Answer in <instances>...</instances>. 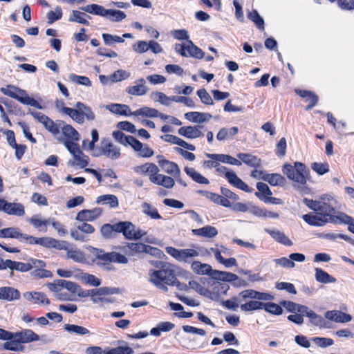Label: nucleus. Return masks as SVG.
Masks as SVG:
<instances>
[{
  "mask_svg": "<svg viewBox=\"0 0 354 354\" xmlns=\"http://www.w3.org/2000/svg\"><path fill=\"white\" fill-rule=\"evenodd\" d=\"M251 298L258 300H270L273 297L268 293H263L255 291L254 290H245L242 291L238 297H234L232 299L224 301L223 306L227 308H236L241 305V310H307V308L299 306L292 301H283L280 302V305L274 303H264L260 301L252 300L241 304V299Z\"/></svg>",
  "mask_w": 354,
  "mask_h": 354,
  "instance_id": "nucleus-1",
  "label": "nucleus"
},
{
  "mask_svg": "<svg viewBox=\"0 0 354 354\" xmlns=\"http://www.w3.org/2000/svg\"><path fill=\"white\" fill-rule=\"evenodd\" d=\"M50 291L59 292V288L65 289L72 295L73 299L74 295L77 293L80 297H87L91 295V300L94 303L101 304L104 306L106 304L114 301L112 295L118 292V289L115 288L103 287L97 290H87L86 292H80V286L76 283L65 279H56L51 283L46 284Z\"/></svg>",
  "mask_w": 354,
  "mask_h": 354,
  "instance_id": "nucleus-2",
  "label": "nucleus"
},
{
  "mask_svg": "<svg viewBox=\"0 0 354 354\" xmlns=\"http://www.w3.org/2000/svg\"><path fill=\"white\" fill-rule=\"evenodd\" d=\"M159 270H151L149 280L158 288L167 290V286H176L180 290H185L187 286L180 283L175 275L174 266L168 263H160Z\"/></svg>",
  "mask_w": 354,
  "mask_h": 354,
  "instance_id": "nucleus-3",
  "label": "nucleus"
},
{
  "mask_svg": "<svg viewBox=\"0 0 354 354\" xmlns=\"http://www.w3.org/2000/svg\"><path fill=\"white\" fill-rule=\"evenodd\" d=\"M191 268L196 274H209L212 278L217 280L232 281L237 279V275L234 273L212 270L210 265L198 261L192 262Z\"/></svg>",
  "mask_w": 354,
  "mask_h": 354,
  "instance_id": "nucleus-4",
  "label": "nucleus"
},
{
  "mask_svg": "<svg viewBox=\"0 0 354 354\" xmlns=\"http://www.w3.org/2000/svg\"><path fill=\"white\" fill-rule=\"evenodd\" d=\"M166 252L180 262H190L194 258L199 256H205L209 254V252L206 250H202L199 248L194 247L186 249H176L173 247H167Z\"/></svg>",
  "mask_w": 354,
  "mask_h": 354,
  "instance_id": "nucleus-5",
  "label": "nucleus"
},
{
  "mask_svg": "<svg viewBox=\"0 0 354 354\" xmlns=\"http://www.w3.org/2000/svg\"><path fill=\"white\" fill-rule=\"evenodd\" d=\"M91 154L94 157L104 156L109 160H115L120 157L121 150L109 139L102 138L100 146L96 147Z\"/></svg>",
  "mask_w": 354,
  "mask_h": 354,
  "instance_id": "nucleus-6",
  "label": "nucleus"
},
{
  "mask_svg": "<svg viewBox=\"0 0 354 354\" xmlns=\"http://www.w3.org/2000/svg\"><path fill=\"white\" fill-rule=\"evenodd\" d=\"M283 172L287 177L300 185L306 183L307 170L305 165L301 162H295L294 166L285 164L283 167Z\"/></svg>",
  "mask_w": 354,
  "mask_h": 354,
  "instance_id": "nucleus-7",
  "label": "nucleus"
},
{
  "mask_svg": "<svg viewBox=\"0 0 354 354\" xmlns=\"http://www.w3.org/2000/svg\"><path fill=\"white\" fill-rule=\"evenodd\" d=\"M64 145L73 156V160L69 162L71 166H79L80 168H84L88 165L89 158L83 153L77 143L71 141H64Z\"/></svg>",
  "mask_w": 354,
  "mask_h": 354,
  "instance_id": "nucleus-8",
  "label": "nucleus"
},
{
  "mask_svg": "<svg viewBox=\"0 0 354 354\" xmlns=\"http://www.w3.org/2000/svg\"><path fill=\"white\" fill-rule=\"evenodd\" d=\"M223 281L213 278L208 281V286L205 288V297L212 300H217L223 295H225L229 289V286Z\"/></svg>",
  "mask_w": 354,
  "mask_h": 354,
  "instance_id": "nucleus-9",
  "label": "nucleus"
},
{
  "mask_svg": "<svg viewBox=\"0 0 354 354\" xmlns=\"http://www.w3.org/2000/svg\"><path fill=\"white\" fill-rule=\"evenodd\" d=\"M30 114L38 122L41 123L45 129L54 136L59 134L60 127H62V121L57 120L54 122L47 115L41 112L35 111H29Z\"/></svg>",
  "mask_w": 354,
  "mask_h": 354,
  "instance_id": "nucleus-10",
  "label": "nucleus"
},
{
  "mask_svg": "<svg viewBox=\"0 0 354 354\" xmlns=\"http://www.w3.org/2000/svg\"><path fill=\"white\" fill-rule=\"evenodd\" d=\"M95 255L97 259L104 262H115L119 263H127L128 262V259L124 255L115 252H105L102 250L96 249Z\"/></svg>",
  "mask_w": 354,
  "mask_h": 354,
  "instance_id": "nucleus-11",
  "label": "nucleus"
},
{
  "mask_svg": "<svg viewBox=\"0 0 354 354\" xmlns=\"http://www.w3.org/2000/svg\"><path fill=\"white\" fill-rule=\"evenodd\" d=\"M45 266V262L41 260L31 259L27 263L14 261L11 260L10 270L27 272L33 268H44Z\"/></svg>",
  "mask_w": 354,
  "mask_h": 354,
  "instance_id": "nucleus-12",
  "label": "nucleus"
},
{
  "mask_svg": "<svg viewBox=\"0 0 354 354\" xmlns=\"http://www.w3.org/2000/svg\"><path fill=\"white\" fill-rule=\"evenodd\" d=\"M332 199L330 195L326 194L322 196L319 200V205H317L316 212L325 217L330 218L332 213L335 212V208L330 203Z\"/></svg>",
  "mask_w": 354,
  "mask_h": 354,
  "instance_id": "nucleus-13",
  "label": "nucleus"
},
{
  "mask_svg": "<svg viewBox=\"0 0 354 354\" xmlns=\"http://www.w3.org/2000/svg\"><path fill=\"white\" fill-rule=\"evenodd\" d=\"M148 88L146 85V80L144 78H139L133 82V85L126 88L125 92L134 96H143L148 93Z\"/></svg>",
  "mask_w": 354,
  "mask_h": 354,
  "instance_id": "nucleus-14",
  "label": "nucleus"
},
{
  "mask_svg": "<svg viewBox=\"0 0 354 354\" xmlns=\"http://www.w3.org/2000/svg\"><path fill=\"white\" fill-rule=\"evenodd\" d=\"M25 299L34 304L46 306L50 304V300L46 295L41 292H26L23 294Z\"/></svg>",
  "mask_w": 354,
  "mask_h": 354,
  "instance_id": "nucleus-15",
  "label": "nucleus"
},
{
  "mask_svg": "<svg viewBox=\"0 0 354 354\" xmlns=\"http://www.w3.org/2000/svg\"><path fill=\"white\" fill-rule=\"evenodd\" d=\"M10 339H15L19 344L38 340L39 337L32 330L26 329L17 333H11Z\"/></svg>",
  "mask_w": 354,
  "mask_h": 354,
  "instance_id": "nucleus-16",
  "label": "nucleus"
},
{
  "mask_svg": "<svg viewBox=\"0 0 354 354\" xmlns=\"http://www.w3.org/2000/svg\"><path fill=\"white\" fill-rule=\"evenodd\" d=\"M102 210L100 207H95L92 209H83L79 212L75 219L79 221H94L97 220L102 214Z\"/></svg>",
  "mask_w": 354,
  "mask_h": 354,
  "instance_id": "nucleus-17",
  "label": "nucleus"
},
{
  "mask_svg": "<svg viewBox=\"0 0 354 354\" xmlns=\"http://www.w3.org/2000/svg\"><path fill=\"white\" fill-rule=\"evenodd\" d=\"M302 218L308 225L315 227H322L328 223V217L317 212L304 214L302 216Z\"/></svg>",
  "mask_w": 354,
  "mask_h": 354,
  "instance_id": "nucleus-18",
  "label": "nucleus"
},
{
  "mask_svg": "<svg viewBox=\"0 0 354 354\" xmlns=\"http://www.w3.org/2000/svg\"><path fill=\"white\" fill-rule=\"evenodd\" d=\"M201 126H185L178 130V133L189 139H196L203 137L204 134L201 130Z\"/></svg>",
  "mask_w": 354,
  "mask_h": 354,
  "instance_id": "nucleus-19",
  "label": "nucleus"
},
{
  "mask_svg": "<svg viewBox=\"0 0 354 354\" xmlns=\"http://www.w3.org/2000/svg\"><path fill=\"white\" fill-rule=\"evenodd\" d=\"M0 91L10 97L15 99L21 102L26 93L25 90L21 89L13 85H8L6 87H1Z\"/></svg>",
  "mask_w": 354,
  "mask_h": 354,
  "instance_id": "nucleus-20",
  "label": "nucleus"
},
{
  "mask_svg": "<svg viewBox=\"0 0 354 354\" xmlns=\"http://www.w3.org/2000/svg\"><path fill=\"white\" fill-rule=\"evenodd\" d=\"M20 292L11 286H3L0 288V300L13 301L20 298Z\"/></svg>",
  "mask_w": 354,
  "mask_h": 354,
  "instance_id": "nucleus-21",
  "label": "nucleus"
},
{
  "mask_svg": "<svg viewBox=\"0 0 354 354\" xmlns=\"http://www.w3.org/2000/svg\"><path fill=\"white\" fill-rule=\"evenodd\" d=\"M156 171V174H154L150 178V181L153 184L162 186L167 189L172 188L175 185V180L172 177L165 176Z\"/></svg>",
  "mask_w": 354,
  "mask_h": 354,
  "instance_id": "nucleus-22",
  "label": "nucleus"
},
{
  "mask_svg": "<svg viewBox=\"0 0 354 354\" xmlns=\"http://www.w3.org/2000/svg\"><path fill=\"white\" fill-rule=\"evenodd\" d=\"M3 212L8 215L22 216L25 214V208L21 203H9L6 201Z\"/></svg>",
  "mask_w": 354,
  "mask_h": 354,
  "instance_id": "nucleus-23",
  "label": "nucleus"
},
{
  "mask_svg": "<svg viewBox=\"0 0 354 354\" xmlns=\"http://www.w3.org/2000/svg\"><path fill=\"white\" fill-rule=\"evenodd\" d=\"M205 156L214 160H218L223 163L230 164L232 165H241V162L239 160L227 154H218V153H206Z\"/></svg>",
  "mask_w": 354,
  "mask_h": 354,
  "instance_id": "nucleus-24",
  "label": "nucleus"
},
{
  "mask_svg": "<svg viewBox=\"0 0 354 354\" xmlns=\"http://www.w3.org/2000/svg\"><path fill=\"white\" fill-rule=\"evenodd\" d=\"M324 317L325 319L338 323H345L351 320V316L343 311H326Z\"/></svg>",
  "mask_w": 354,
  "mask_h": 354,
  "instance_id": "nucleus-25",
  "label": "nucleus"
},
{
  "mask_svg": "<svg viewBox=\"0 0 354 354\" xmlns=\"http://www.w3.org/2000/svg\"><path fill=\"white\" fill-rule=\"evenodd\" d=\"M26 234L21 233L16 227H8L0 230V237L2 238H15L21 242L25 241Z\"/></svg>",
  "mask_w": 354,
  "mask_h": 354,
  "instance_id": "nucleus-26",
  "label": "nucleus"
},
{
  "mask_svg": "<svg viewBox=\"0 0 354 354\" xmlns=\"http://www.w3.org/2000/svg\"><path fill=\"white\" fill-rule=\"evenodd\" d=\"M118 233H122L124 237L133 240L135 225L129 221H121L118 223L116 227Z\"/></svg>",
  "mask_w": 354,
  "mask_h": 354,
  "instance_id": "nucleus-27",
  "label": "nucleus"
},
{
  "mask_svg": "<svg viewBox=\"0 0 354 354\" xmlns=\"http://www.w3.org/2000/svg\"><path fill=\"white\" fill-rule=\"evenodd\" d=\"M133 170L136 174L140 175H149V178L154 174H156V171H159V169L157 165L149 162L136 166L133 168Z\"/></svg>",
  "mask_w": 354,
  "mask_h": 354,
  "instance_id": "nucleus-28",
  "label": "nucleus"
},
{
  "mask_svg": "<svg viewBox=\"0 0 354 354\" xmlns=\"http://www.w3.org/2000/svg\"><path fill=\"white\" fill-rule=\"evenodd\" d=\"M30 223L35 229L39 231L46 232L47 226L50 223V219H42L40 215H34L26 220Z\"/></svg>",
  "mask_w": 354,
  "mask_h": 354,
  "instance_id": "nucleus-29",
  "label": "nucleus"
},
{
  "mask_svg": "<svg viewBox=\"0 0 354 354\" xmlns=\"http://www.w3.org/2000/svg\"><path fill=\"white\" fill-rule=\"evenodd\" d=\"M185 118L192 122L201 124L209 121L212 118V115L208 113L188 112L185 114Z\"/></svg>",
  "mask_w": 354,
  "mask_h": 354,
  "instance_id": "nucleus-30",
  "label": "nucleus"
},
{
  "mask_svg": "<svg viewBox=\"0 0 354 354\" xmlns=\"http://www.w3.org/2000/svg\"><path fill=\"white\" fill-rule=\"evenodd\" d=\"M265 232L281 244L286 246H291L293 244L292 241L283 232L278 230L265 229Z\"/></svg>",
  "mask_w": 354,
  "mask_h": 354,
  "instance_id": "nucleus-31",
  "label": "nucleus"
},
{
  "mask_svg": "<svg viewBox=\"0 0 354 354\" xmlns=\"http://www.w3.org/2000/svg\"><path fill=\"white\" fill-rule=\"evenodd\" d=\"M106 109L114 114L120 115H132V112L128 105L122 104H111L106 106Z\"/></svg>",
  "mask_w": 354,
  "mask_h": 354,
  "instance_id": "nucleus-32",
  "label": "nucleus"
},
{
  "mask_svg": "<svg viewBox=\"0 0 354 354\" xmlns=\"http://www.w3.org/2000/svg\"><path fill=\"white\" fill-rule=\"evenodd\" d=\"M192 233L195 236L213 238L218 234V230L215 227L211 225H206L203 227L192 230Z\"/></svg>",
  "mask_w": 354,
  "mask_h": 354,
  "instance_id": "nucleus-33",
  "label": "nucleus"
},
{
  "mask_svg": "<svg viewBox=\"0 0 354 354\" xmlns=\"http://www.w3.org/2000/svg\"><path fill=\"white\" fill-rule=\"evenodd\" d=\"M66 249H64L66 251V257L68 259H71L75 262H82L84 261V253L80 250L70 247V245L68 242L66 241L65 245Z\"/></svg>",
  "mask_w": 354,
  "mask_h": 354,
  "instance_id": "nucleus-34",
  "label": "nucleus"
},
{
  "mask_svg": "<svg viewBox=\"0 0 354 354\" xmlns=\"http://www.w3.org/2000/svg\"><path fill=\"white\" fill-rule=\"evenodd\" d=\"M184 171L192 180L197 183L203 185H208L209 183V180L197 171L194 168L185 167L184 168Z\"/></svg>",
  "mask_w": 354,
  "mask_h": 354,
  "instance_id": "nucleus-35",
  "label": "nucleus"
},
{
  "mask_svg": "<svg viewBox=\"0 0 354 354\" xmlns=\"http://www.w3.org/2000/svg\"><path fill=\"white\" fill-rule=\"evenodd\" d=\"M159 163L166 173L171 176L181 175L180 169L176 163L167 160L159 161Z\"/></svg>",
  "mask_w": 354,
  "mask_h": 354,
  "instance_id": "nucleus-36",
  "label": "nucleus"
},
{
  "mask_svg": "<svg viewBox=\"0 0 354 354\" xmlns=\"http://www.w3.org/2000/svg\"><path fill=\"white\" fill-rule=\"evenodd\" d=\"M61 126L60 130L63 135L67 138L66 141L73 142L79 140V133L72 126L66 124L63 121Z\"/></svg>",
  "mask_w": 354,
  "mask_h": 354,
  "instance_id": "nucleus-37",
  "label": "nucleus"
},
{
  "mask_svg": "<svg viewBox=\"0 0 354 354\" xmlns=\"http://www.w3.org/2000/svg\"><path fill=\"white\" fill-rule=\"evenodd\" d=\"M175 327V324L169 322H160L156 327L150 330V334L155 337H160L161 332H169L172 330Z\"/></svg>",
  "mask_w": 354,
  "mask_h": 354,
  "instance_id": "nucleus-38",
  "label": "nucleus"
},
{
  "mask_svg": "<svg viewBox=\"0 0 354 354\" xmlns=\"http://www.w3.org/2000/svg\"><path fill=\"white\" fill-rule=\"evenodd\" d=\"M237 157L240 159L241 162L242 161L251 167L257 168L261 165L260 159L252 154L239 153L237 154Z\"/></svg>",
  "mask_w": 354,
  "mask_h": 354,
  "instance_id": "nucleus-39",
  "label": "nucleus"
},
{
  "mask_svg": "<svg viewBox=\"0 0 354 354\" xmlns=\"http://www.w3.org/2000/svg\"><path fill=\"white\" fill-rule=\"evenodd\" d=\"M96 203L108 205L111 208H115L119 205L118 197L113 194L101 195L97 198Z\"/></svg>",
  "mask_w": 354,
  "mask_h": 354,
  "instance_id": "nucleus-40",
  "label": "nucleus"
},
{
  "mask_svg": "<svg viewBox=\"0 0 354 354\" xmlns=\"http://www.w3.org/2000/svg\"><path fill=\"white\" fill-rule=\"evenodd\" d=\"M227 180L231 185L245 192H252V189H250L246 183L237 176L235 172L228 175Z\"/></svg>",
  "mask_w": 354,
  "mask_h": 354,
  "instance_id": "nucleus-41",
  "label": "nucleus"
},
{
  "mask_svg": "<svg viewBox=\"0 0 354 354\" xmlns=\"http://www.w3.org/2000/svg\"><path fill=\"white\" fill-rule=\"evenodd\" d=\"M262 180L268 182L272 186H282L285 183V178L279 174H265Z\"/></svg>",
  "mask_w": 354,
  "mask_h": 354,
  "instance_id": "nucleus-42",
  "label": "nucleus"
},
{
  "mask_svg": "<svg viewBox=\"0 0 354 354\" xmlns=\"http://www.w3.org/2000/svg\"><path fill=\"white\" fill-rule=\"evenodd\" d=\"M296 93L301 97L306 98V101L309 102V104L306 107V110H310L313 107H314L317 101V96L312 93L311 91H303V90H296Z\"/></svg>",
  "mask_w": 354,
  "mask_h": 354,
  "instance_id": "nucleus-43",
  "label": "nucleus"
},
{
  "mask_svg": "<svg viewBox=\"0 0 354 354\" xmlns=\"http://www.w3.org/2000/svg\"><path fill=\"white\" fill-rule=\"evenodd\" d=\"M315 277L317 281L322 283H335L336 279L321 268H316L315 269Z\"/></svg>",
  "mask_w": 354,
  "mask_h": 354,
  "instance_id": "nucleus-44",
  "label": "nucleus"
},
{
  "mask_svg": "<svg viewBox=\"0 0 354 354\" xmlns=\"http://www.w3.org/2000/svg\"><path fill=\"white\" fill-rule=\"evenodd\" d=\"M328 223L335 224H348L352 221V217L347 215L344 212H338L337 214L334 215L333 213L328 218Z\"/></svg>",
  "mask_w": 354,
  "mask_h": 354,
  "instance_id": "nucleus-45",
  "label": "nucleus"
},
{
  "mask_svg": "<svg viewBox=\"0 0 354 354\" xmlns=\"http://www.w3.org/2000/svg\"><path fill=\"white\" fill-rule=\"evenodd\" d=\"M187 54L196 59H203L205 55L203 50L194 45L191 40L187 41Z\"/></svg>",
  "mask_w": 354,
  "mask_h": 354,
  "instance_id": "nucleus-46",
  "label": "nucleus"
},
{
  "mask_svg": "<svg viewBox=\"0 0 354 354\" xmlns=\"http://www.w3.org/2000/svg\"><path fill=\"white\" fill-rule=\"evenodd\" d=\"M132 115L138 116L142 115L145 117L149 118H158L159 115V111L153 108H150L148 106H143L133 112H132Z\"/></svg>",
  "mask_w": 354,
  "mask_h": 354,
  "instance_id": "nucleus-47",
  "label": "nucleus"
},
{
  "mask_svg": "<svg viewBox=\"0 0 354 354\" xmlns=\"http://www.w3.org/2000/svg\"><path fill=\"white\" fill-rule=\"evenodd\" d=\"M118 223L115 224H104L100 228L101 235L106 239H111L114 236L115 233H118L116 229Z\"/></svg>",
  "mask_w": 354,
  "mask_h": 354,
  "instance_id": "nucleus-48",
  "label": "nucleus"
},
{
  "mask_svg": "<svg viewBox=\"0 0 354 354\" xmlns=\"http://www.w3.org/2000/svg\"><path fill=\"white\" fill-rule=\"evenodd\" d=\"M247 15L248 18L254 23L259 30H264V19L260 16L257 10H248Z\"/></svg>",
  "mask_w": 354,
  "mask_h": 354,
  "instance_id": "nucleus-49",
  "label": "nucleus"
},
{
  "mask_svg": "<svg viewBox=\"0 0 354 354\" xmlns=\"http://www.w3.org/2000/svg\"><path fill=\"white\" fill-rule=\"evenodd\" d=\"M141 210L143 214L147 215L151 219L158 220L162 218L157 209L148 203L142 204Z\"/></svg>",
  "mask_w": 354,
  "mask_h": 354,
  "instance_id": "nucleus-50",
  "label": "nucleus"
},
{
  "mask_svg": "<svg viewBox=\"0 0 354 354\" xmlns=\"http://www.w3.org/2000/svg\"><path fill=\"white\" fill-rule=\"evenodd\" d=\"M80 9L90 14H93L101 17L105 16L106 13V8L104 7L95 3L89 4L84 7H81Z\"/></svg>",
  "mask_w": 354,
  "mask_h": 354,
  "instance_id": "nucleus-51",
  "label": "nucleus"
},
{
  "mask_svg": "<svg viewBox=\"0 0 354 354\" xmlns=\"http://www.w3.org/2000/svg\"><path fill=\"white\" fill-rule=\"evenodd\" d=\"M205 196L208 199L211 200L212 201H213L214 203H215L216 204L221 205L225 207H231V203L229 201V200L225 198L223 194H222V196H221L219 194L210 192V193H205Z\"/></svg>",
  "mask_w": 354,
  "mask_h": 354,
  "instance_id": "nucleus-52",
  "label": "nucleus"
},
{
  "mask_svg": "<svg viewBox=\"0 0 354 354\" xmlns=\"http://www.w3.org/2000/svg\"><path fill=\"white\" fill-rule=\"evenodd\" d=\"M105 16L112 21H120L126 17V14L120 10L113 9H106Z\"/></svg>",
  "mask_w": 354,
  "mask_h": 354,
  "instance_id": "nucleus-53",
  "label": "nucleus"
},
{
  "mask_svg": "<svg viewBox=\"0 0 354 354\" xmlns=\"http://www.w3.org/2000/svg\"><path fill=\"white\" fill-rule=\"evenodd\" d=\"M68 80L75 84L85 86H91L92 83L90 79L86 76L77 75L74 73H70L68 76Z\"/></svg>",
  "mask_w": 354,
  "mask_h": 354,
  "instance_id": "nucleus-54",
  "label": "nucleus"
},
{
  "mask_svg": "<svg viewBox=\"0 0 354 354\" xmlns=\"http://www.w3.org/2000/svg\"><path fill=\"white\" fill-rule=\"evenodd\" d=\"M65 245V241H59L52 237H45L44 247L47 248L62 250L66 249Z\"/></svg>",
  "mask_w": 354,
  "mask_h": 354,
  "instance_id": "nucleus-55",
  "label": "nucleus"
},
{
  "mask_svg": "<svg viewBox=\"0 0 354 354\" xmlns=\"http://www.w3.org/2000/svg\"><path fill=\"white\" fill-rule=\"evenodd\" d=\"M63 113L69 115L73 120L78 123H82L84 122L83 113L77 109L63 107Z\"/></svg>",
  "mask_w": 354,
  "mask_h": 354,
  "instance_id": "nucleus-56",
  "label": "nucleus"
},
{
  "mask_svg": "<svg viewBox=\"0 0 354 354\" xmlns=\"http://www.w3.org/2000/svg\"><path fill=\"white\" fill-rule=\"evenodd\" d=\"M306 315L310 318V322L315 326L324 327L326 325V320L321 315H317L315 311H306Z\"/></svg>",
  "mask_w": 354,
  "mask_h": 354,
  "instance_id": "nucleus-57",
  "label": "nucleus"
},
{
  "mask_svg": "<svg viewBox=\"0 0 354 354\" xmlns=\"http://www.w3.org/2000/svg\"><path fill=\"white\" fill-rule=\"evenodd\" d=\"M151 99L155 102H158L163 105H169L171 101L170 97H167L165 93L162 92L155 91L151 93Z\"/></svg>",
  "mask_w": 354,
  "mask_h": 354,
  "instance_id": "nucleus-58",
  "label": "nucleus"
},
{
  "mask_svg": "<svg viewBox=\"0 0 354 354\" xmlns=\"http://www.w3.org/2000/svg\"><path fill=\"white\" fill-rule=\"evenodd\" d=\"M130 77V73L124 70H118L110 75V81L112 82H118L127 80Z\"/></svg>",
  "mask_w": 354,
  "mask_h": 354,
  "instance_id": "nucleus-59",
  "label": "nucleus"
},
{
  "mask_svg": "<svg viewBox=\"0 0 354 354\" xmlns=\"http://www.w3.org/2000/svg\"><path fill=\"white\" fill-rule=\"evenodd\" d=\"M85 15L84 13L80 11L73 10L68 20L84 25H88L89 22L84 18Z\"/></svg>",
  "mask_w": 354,
  "mask_h": 354,
  "instance_id": "nucleus-60",
  "label": "nucleus"
},
{
  "mask_svg": "<svg viewBox=\"0 0 354 354\" xmlns=\"http://www.w3.org/2000/svg\"><path fill=\"white\" fill-rule=\"evenodd\" d=\"M102 39L104 44L107 46H111L113 43H122L124 39L118 35H113L108 33H103Z\"/></svg>",
  "mask_w": 354,
  "mask_h": 354,
  "instance_id": "nucleus-61",
  "label": "nucleus"
},
{
  "mask_svg": "<svg viewBox=\"0 0 354 354\" xmlns=\"http://www.w3.org/2000/svg\"><path fill=\"white\" fill-rule=\"evenodd\" d=\"M62 17V10L59 6H57L55 11L50 10L47 13L48 23L51 24L55 21L60 19Z\"/></svg>",
  "mask_w": 354,
  "mask_h": 354,
  "instance_id": "nucleus-62",
  "label": "nucleus"
},
{
  "mask_svg": "<svg viewBox=\"0 0 354 354\" xmlns=\"http://www.w3.org/2000/svg\"><path fill=\"white\" fill-rule=\"evenodd\" d=\"M133 353V350L127 346H118L103 352L104 354H132Z\"/></svg>",
  "mask_w": 354,
  "mask_h": 354,
  "instance_id": "nucleus-63",
  "label": "nucleus"
},
{
  "mask_svg": "<svg viewBox=\"0 0 354 354\" xmlns=\"http://www.w3.org/2000/svg\"><path fill=\"white\" fill-rule=\"evenodd\" d=\"M311 341L313 342L317 346L321 348H326L328 346H330L334 343L332 339L327 337H316L312 338Z\"/></svg>",
  "mask_w": 354,
  "mask_h": 354,
  "instance_id": "nucleus-64",
  "label": "nucleus"
}]
</instances>
